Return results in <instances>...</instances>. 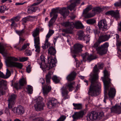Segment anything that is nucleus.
<instances>
[{"label": "nucleus", "mask_w": 121, "mask_h": 121, "mask_svg": "<svg viewBox=\"0 0 121 121\" xmlns=\"http://www.w3.org/2000/svg\"><path fill=\"white\" fill-rule=\"evenodd\" d=\"M25 110L22 106L19 105L17 107V115H21L24 112Z\"/></svg>", "instance_id": "obj_23"}, {"label": "nucleus", "mask_w": 121, "mask_h": 121, "mask_svg": "<svg viewBox=\"0 0 121 121\" xmlns=\"http://www.w3.org/2000/svg\"><path fill=\"white\" fill-rule=\"evenodd\" d=\"M4 47L3 46L1 45V43H0V53H4L6 55L7 54L4 52Z\"/></svg>", "instance_id": "obj_43"}, {"label": "nucleus", "mask_w": 121, "mask_h": 121, "mask_svg": "<svg viewBox=\"0 0 121 121\" xmlns=\"http://www.w3.org/2000/svg\"><path fill=\"white\" fill-rule=\"evenodd\" d=\"M103 67V64H100L98 66V67L99 69H101Z\"/></svg>", "instance_id": "obj_63"}, {"label": "nucleus", "mask_w": 121, "mask_h": 121, "mask_svg": "<svg viewBox=\"0 0 121 121\" xmlns=\"http://www.w3.org/2000/svg\"><path fill=\"white\" fill-rule=\"evenodd\" d=\"M116 45L117 47V49L118 51L121 52V50L120 48L121 47V41H120L119 40H116Z\"/></svg>", "instance_id": "obj_35"}, {"label": "nucleus", "mask_w": 121, "mask_h": 121, "mask_svg": "<svg viewBox=\"0 0 121 121\" xmlns=\"http://www.w3.org/2000/svg\"><path fill=\"white\" fill-rule=\"evenodd\" d=\"M57 102L56 99L54 98H52L49 101L48 103L47 104L48 107L50 108L55 107L57 104Z\"/></svg>", "instance_id": "obj_20"}, {"label": "nucleus", "mask_w": 121, "mask_h": 121, "mask_svg": "<svg viewBox=\"0 0 121 121\" xmlns=\"http://www.w3.org/2000/svg\"><path fill=\"white\" fill-rule=\"evenodd\" d=\"M80 0H70L71 4L69 6H68L67 8L64 7L61 9L59 10L60 13L64 17H65L68 15L69 11L68 9L71 11L74 10L75 11L76 9H75V7L76 6V4H79Z\"/></svg>", "instance_id": "obj_6"}, {"label": "nucleus", "mask_w": 121, "mask_h": 121, "mask_svg": "<svg viewBox=\"0 0 121 121\" xmlns=\"http://www.w3.org/2000/svg\"><path fill=\"white\" fill-rule=\"evenodd\" d=\"M76 75V73L74 72H73L67 77V79L68 81H70L73 80L74 79Z\"/></svg>", "instance_id": "obj_22"}, {"label": "nucleus", "mask_w": 121, "mask_h": 121, "mask_svg": "<svg viewBox=\"0 0 121 121\" xmlns=\"http://www.w3.org/2000/svg\"><path fill=\"white\" fill-rule=\"evenodd\" d=\"M92 8L91 5L88 6L85 9L83 12H88L91 10Z\"/></svg>", "instance_id": "obj_47"}, {"label": "nucleus", "mask_w": 121, "mask_h": 121, "mask_svg": "<svg viewBox=\"0 0 121 121\" xmlns=\"http://www.w3.org/2000/svg\"><path fill=\"white\" fill-rule=\"evenodd\" d=\"M29 45L28 43H26L22 47L21 49H20L19 47H17V45L15 46H14V48H16V49H18L19 50H24L27 47V46H29Z\"/></svg>", "instance_id": "obj_34"}, {"label": "nucleus", "mask_w": 121, "mask_h": 121, "mask_svg": "<svg viewBox=\"0 0 121 121\" xmlns=\"http://www.w3.org/2000/svg\"><path fill=\"white\" fill-rule=\"evenodd\" d=\"M83 60L85 62L86 60L89 61V62L92 60L96 59L97 57L96 55H89L87 52H85L82 55Z\"/></svg>", "instance_id": "obj_10"}, {"label": "nucleus", "mask_w": 121, "mask_h": 121, "mask_svg": "<svg viewBox=\"0 0 121 121\" xmlns=\"http://www.w3.org/2000/svg\"><path fill=\"white\" fill-rule=\"evenodd\" d=\"M34 46L35 48V51L37 52L35 56L37 57L39 56V54L40 51V40L39 37H37L34 39Z\"/></svg>", "instance_id": "obj_11"}, {"label": "nucleus", "mask_w": 121, "mask_h": 121, "mask_svg": "<svg viewBox=\"0 0 121 121\" xmlns=\"http://www.w3.org/2000/svg\"><path fill=\"white\" fill-rule=\"evenodd\" d=\"M48 53L51 55L48 57V63L47 64L45 62V58L43 56H40V60L41 62L40 64V67L43 71H46L51 69L52 67L55 66L57 60L55 57L53 58L52 55L54 56L56 53V50L55 48L51 47L48 50Z\"/></svg>", "instance_id": "obj_2"}, {"label": "nucleus", "mask_w": 121, "mask_h": 121, "mask_svg": "<svg viewBox=\"0 0 121 121\" xmlns=\"http://www.w3.org/2000/svg\"><path fill=\"white\" fill-rule=\"evenodd\" d=\"M0 77L5 78V75L1 72H0Z\"/></svg>", "instance_id": "obj_61"}, {"label": "nucleus", "mask_w": 121, "mask_h": 121, "mask_svg": "<svg viewBox=\"0 0 121 121\" xmlns=\"http://www.w3.org/2000/svg\"><path fill=\"white\" fill-rule=\"evenodd\" d=\"M37 9V7H31L28 9L27 12L28 13H31L34 12H35Z\"/></svg>", "instance_id": "obj_32"}, {"label": "nucleus", "mask_w": 121, "mask_h": 121, "mask_svg": "<svg viewBox=\"0 0 121 121\" xmlns=\"http://www.w3.org/2000/svg\"><path fill=\"white\" fill-rule=\"evenodd\" d=\"M43 0H42L41 1H39L38 2H37L35 3H34L32 5L33 6H35V5H37L41 3L42 1Z\"/></svg>", "instance_id": "obj_60"}, {"label": "nucleus", "mask_w": 121, "mask_h": 121, "mask_svg": "<svg viewBox=\"0 0 121 121\" xmlns=\"http://www.w3.org/2000/svg\"><path fill=\"white\" fill-rule=\"evenodd\" d=\"M95 112L92 111L91 113H88L87 116V118L89 120H96V118L95 116Z\"/></svg>", "instance_id": "obj_21"}, {"label": "nucleus", "mask_w": 121, "mask_h": 121, "mask_svg": "<svg viewBox=\"0 0 121 121\" xmlns=\"http://www.w3.org/2000/svg\"><path fill=\"white\" fill-rule=\"evenodd\" d=\"M93 73L90 74V80L91 82L88 94L92 96L98 95L100 93L101 85L98 81V69L96 65H95L93 70Z\"/></svg>", "instance_id": "obj_1"}, {"label": "nucleus", "mask_w": 121, "mask_h": 121, "mask_svg": "<svg viewBox=\"0 0 121 121\" xmlns=\"http://www.w3.org/2000/svg\"><path fill=\"white\" fill-rule=\"evenodd\" d=\"M86 112L85 110H83L81 111L78 112H75L72 117L73 119V120L74 121L76 119L82 117L83 116L84 113H86Z\"/></svg>", "instance_id": "obj_17"}, {"label": "nucleus", "mask_w": 121, "mask_h": 121, "mask_svg": "<svg viewBox=\"0 0 121 121\" xmlns=\"http://www.w3.org/2000/svg\"><path fill=\"white\" fill-rule=\"evenodd\" d=\"M10 20H11V19ZM10 21L11 23V24L10 25L11 27L13 26L15 27L17 26V24L15 23V21L13 20H10Z\"/></svg>", "instance_id": "obj_52"}, {"label": "nucleus", "mask_w": 121, "mask_h": 121, "mask_svg": "<svg viewBox=\"0 0 121 121\" xmlns=\"http://www.w3.org/2000/svg\"><path fill=\"white\" fill-rule=\"evenodd\" d=\"M40 31V29L38 28H36L32 32V35L34 38V39L36 36L38 35L39 34V32Z\"/></svg>", "instance_id": "obj_26"}, {"label": "nucleus", "mask_w": 121, "mask_h": 121, "mask_svg": "<svg viewBox=\"0 0 121 121\" xmlns=\"http://www.w3.org/2000/svg\"><path fill=\"white\" fill-rule=\"evenodd\" d=\"M33 18V17L32 16H28L23 18L22 19V21L23 22L25 23L27 22V21H30V19Z\"/></svg>", "instance_id": "obj_37"}, {"label": "nucleus", "mask_w": 121, "mask_h": 121, "mask_svg": "<svg viewBox=\"0 0 121 121\" xmlns=\"http://www.w3.org/2000/svg\"><path fill=\"white\" fill-rule=\"evenodd\" d=\"M111 112H113L118 114L121 113V107L116 104L115 106H113L111 108Z\"/></svg>", "instance_id": "obj_18"}, {"label": "nucleus", "mask_w": 121, "mask_h": 121, "mask_svg": "<svg viewBox=\"0 0 121 121\" xmlns=\"http://www.w3.org/2000/svg\"><path fill=\"white\" fill-rule=\"evenodd\" d=\"M73 104L75 107L73 108L74 109L80 110L82 108V105L81 104H75L73 103Z\"/></svg>", "instance_id": "obj_30"}, {"label": "nucleus", "mask_w": 121, "mask_h": 121, "mask_svg": "<svg viewBox=\"0 0 121 121\" xmlns=\"http://www.w3.org/2000/svg\"><path fill=\"white\" fill-rule=\"evenodd\" d=\"M43 99L39 96L37 99L36 101L37 102L34 104V107L36 111H40L43 109L44 104L42 102Z\"/></svg>", "instance_id": "obj_9"}, {"label": "nucleus", "mask_w": 121, "mask_h": 121, "mask_svg": "<svg viewBox=\"0 0 121 121\" xmlns=\"http://www.w3.org/2000/svg\"><path fill=\"white\" fill-rule=\"evenodd\" d=\"M20 17L19 16H16L11 19V21L13 20L15 22L18 21L20 19Z\"/></svg>", "instance_id": "obj_48"}, {"label": "nucleus", "mask_w": 121, "mask_h": 121, "mask_svg": "<svg viewBox=\"0 0 121 121\" xmlns=\"http://www.w3.org/2000/svg\"><path fill=\"white\" fill-rule=\"evenodd\" d=\"M111 37L110 34L100 35L99 37L98 40L92 46V48L95 49L99 55H102L106 54L109 46L108 43L105 42L100 46H99L101 42L108 41Z\"/></svg>", "instance_id": "obj_3"}, {"label": "nucleus", "mask_w": 121, "mask_h": 121, "mask_svg": "<svg viewBox=\"0 0 121 121\" xmlns=\"http://www.w3.org/2000/svg\"><path fill=\"white\" fill-rule=\"evenodd\" d=\"M18 60L17 58L14 57L10 56L7 57L5 61L6 65L8 67H15L21 69L23 66L21 63L14 61Z\"/></svg>", "instance_id": "obj_7"}, {"label": "nucleus", "mask_w": 121, "mask_h": 121, "mask_svg": "<svg viewBox=\"0 0 121 121\" xmlns=\"http://www.w3.org/2000/svg\"><path fill=\"white\" fill-rule=\"evenodd\" d=\"M52 79L53 81L56 83H58L59 81V79L56 76H54L52 77Z\"/></svg>", "instance_id": "obj_45"}, {"label": "nucleus", "mask_w": 121, "mask_h": 121, "mask_svg": "<svg viewBox=\"0 0 121 121\" xmlns=\"http://www.w3.org/2000/svg\"><path fill=\"white\" fill-rule=\"evenodd\" d=\"M105 14L106 15H111L116 18H119V12L117 10L115 11L113 10L109 11L107 12Z\"/></svg>", "instance_id": "obj_19"}, {"label": "nucleus", "mask_w": 121, "mask_h": 121, "mask_svg": "<svg viewBox=\"0 0 121 121\" xmlns=\"http://www.w3.org/2000/svg\"><path fill=\"white\" fill-rule=\"evenodd\" d=\"M6 8V7L5 6H0V13H2L4 12Z\"/></svg>", "instance_id": "obj_44"}, {"label": "nucleus", "mask_w": 121, "mask_h": 121, "mask_svg": "<svg viewBox=\"0 0 121 121\" xmlns=\"http://www.w3.org/2000/svg\"><path fill=\"white\" fill-rule=\"evenodd\" d=\"M54 31L53 30H49L48 33L46 36V38H49L54 33Z\"/></svg>", "instance_id": "obj_41"}, {"label": "nucleus", "mask_w": 121, "mask_h": 121, "mask_svg": "<svg viewBox=\"0 0 121 121\" xmlns=\"http://www.w3.org/2000/svg\"><path fill=\"white\" fill-rule=\"evenodd\" d=\"M78 38L80 40H82L84 39L85 35L83 31L82 30L79 31L78 32Z\"/></svg>", "instance_id": "obj_31"}, {"label": "nucleus", "mask_w": 121, "mask_h": 121, "mask_svg": "<svg viewBox=\"0 0 121 121\" xmlns=\"http://www.w3.org/2000/svg\"><path fill=\"white\" fill-rule=\"evenodd\" d=\"M74 83L75 82H74L68 83L65 86H63L61 88L62 95V97H64L62 99L63 100H65V99L69 98V96L68 95L69 92L67 89L69 91H71L74 88L73 86Z\"/></svg>", "instance_id": "obj_8"}, {"label": "nucleus", "mask_w": 121, "mask_h": 121, "mask_svg": "<svg viewBox=\"0 0 121 121\" xmlns=\"http://www.w3.org/2000/svg\"><path fill=\"white\" fill-rule=\"evenodd\" d=\"M39 82L41 83L42 85V87L43 90V93L45 94H48L51 90V87L50 86L48 85H45L44 86L43 85L44 83L45 82V80L43 78L40 79Z\"/></svg>", "instance_id": "obj_14"}, {"label": "nucleus", "mask_w": 121, "mask_h": 121, "mask_svg": "<svg viewBox=\"0 0 121 121\" xmlns=\"http://www.w3.org/2000/svg\"><path fill=\"white\" fill-rule=\"evenodd\" d=\"M25 53H26V55L28 56H30L32 54L31 51L28 50H26Z\"/></svg>", "instance_id": "obj_53"}, {"label": "nucleus", "mask_w": 121, "mask_h": 121, "mask_svg": "<svg viewBox=\"0 0 121 121\" xmlns=\"http://www.w3.org/2000/svg\"><path fill=\"white\" fill-rule=\"evenodd\" d=\"M27 91L29 93L31 94L33 92V89L32 86L30 85H28L26 88Z\"/></svg>", "instance_id": "obj_39"}, {"label": "nucleus", "mask_w": 121, "mask_h": 121, "mask_svg": "<svg viewBox=\"0 0 121 121\" xmlns=\"http://www.w3.org/2000/svg\"><path fill=\"white\" fill-rule=\"evenodd\" d=\"M94 32L95 35H98L100 33V31L98 29H95L94 30Z\"/></svg>", "instance_id": "obj_58"}, {"label": "nucleus", "mask_w": 121, "mask_h": 121, "mask_svg": "<svg viewBox=\"0 0 121 121\" xmlns=\"http://www.w3.org/2000/svg\"><path fill=\"white\" fill-rule=\"evenodd\" d=\"M16 97V95L14 94H12L9 96L8 100V107L9 108H11L13 107Z\"/></svg>", "instance_id": "obj_15"}, {"label": "nucleus", "mask_w": 121, "mask_h": 121, "mask_svg": "<svg viewBox=\"0 0 121 121\" xmlns=\"http://www.w3.org/2000/svg\"><path fill=\"white\" fill-rule=\"evenodd\" d=\"M56 19V18H54V17H52L51 19L48 24V26L49 27L52 26L53 25L55 22Z\"/></svg>", "instance_id": "obj_36"}, {"label": "nucleus", "mask_w": 121, "mask_h": 121, "mask_svg": "<svg viewBox=\"0 0 121 121\" xmlns=\"http://www.w3.org/2000/svg\"><path fill=\"white\" fill-rule=\"evenodd\" d=\"M48 38H46L45 41V43L44 44V46H42L43 49H45L48 48V47L50 46V44L49 42H48Z\"/></svg>", "instance_id": "obj_33"}, {"label": "nucleus", "mask_w": 121, "mask_h": 121, "mask_svg": "<svg viewBox=\"0 0 121 121\" xmlns=\"http://www.w3.org/2000/svg\"><path fill=\"white\" fill-rule=\"evenodd\" d=\"M98 26L99 29L102 31H105L108 29V26L105 19H102L99 22Z\"/></svg>", "instance_id": "obj_12"}, {"label": "nucleus", "mask_w": 121, "mask_h": 121, "mask_svg": "<svg viewBox=\"0 0 121 121\" xmlns=\"http://www.w3.org/2000/svg\"><path fill=\"white\" fill-rule=\"evenodd\" d=\"M83 46L82 44L79 43H76L73 46L72 50V52L74 54H78L82 51V48Z\"/></svg>", "instance_id": "obj_13"}, {"label": "nucleus", "mask_w": 121, "mask_h": 121, "mask_svg": "<svg viewBox=\"0 0 121 121\" xmlns=\"http://www.w3.org/2000/svg\"><path fill=\"white\" fill-rule=\"evenodd\" d=\"M90 36L89 35L88 36H84L83 39L84 40H86V43H87L88 42L90 39Z\"/></svg>", "instance_id": "obj_42"}, {"label": "nucleus", "mask_w": 121, "mask_h": 121, "mask_svg": "<svg viewBox=\"0 0 121 121\" xmlns=\"http://www.w3.org/2000/svg\"><path fill=\"white\" fill-rule=\"evenodd\" d=\"M26 2H25L23 3H15V4L16 5H21L24 4Z\"/></svg>", "instance_id": "obj_62"}, {"label": "nucleus", "mask_w": 121, "mask_h": 121, "mask_svg": "<svg viewBox=\"0 0 121 121\" xmlns=\"http://www.w3.org/2000/svg\"><path fill=\"white\" fill-rule=\"evenodd\" d=\"M52 73L51 72H49L48 74L46 75V81L47 85H48L50 83V79L51 78V76Z\"/></svg>", "instance_id": "obj_25"}, {"label": "nucleus", "mask_w": 121, "mask_h": 121, "mask_svg": "<svg viewBox=\"0 0 121 121\" xmlns=\"http://www.w3.org/2000/svg\"><path fill=\"white\" fill-rule=\"evenodd\" d=\"M103 10L102 8L100 7H96L93 8L92 11L94 12L93 14H95L96 13H100Z\"/></svg>", "instance_id": "obj_28"}, {"label": "nucleus", "mask_w": 121, "mask_h": 121, "mask_svg": "<svg viewBox=\"0 0 121 121\" xmlns=\"http://www.w3.org/2000/svg\"><path fill=\"white\" fill-rule=\"evenodd\" d=\"M5 113H6L8 116H10V113L9 112V109L6 108L5 109Z\"/></svg>", "instance_id": "obj_50"}, {"label": "nucleus", "mask_w": 121, "mask_h": 121, "mask_svg": "<svg viewBox=\"0 0 121 121\" xmlns=\"http://www.w3.org/2000/svg\"><path fill=\"white\" fill-rule=\"evenodd\" d=\"M16 32L19 36H21L23 34L25 31L24 29H23L21 30H16Z\"/></svg>", "instance_id": "obj_46"}, {"label": "nucleus", "mask_w": 121, "mask_h": 121, "mask_svg": "<svg viewBox=\"0 0 121 121\" xmlns=\"http://www.w3.org/2000/svg\"><path fill=\"white\" fill-rule=\"evenodd\" d=\"M28 59L27 57H23L20 58L19 61L21 62H24L27 60Z\"/></svg>", "instance_id": "obj_51"}, {"label": "nucleus", "mask_w": 121, "mask_h": 121, "mask_svg": "<svg viewBox=\"0 0 121 121\" xmlns=\"http://www.w3.org/2000/svg\"><path fill=\"white\" fill-rule=\"evenodd\" d=\"M58 9H53L50 13V17H51L53 15L54 16L53 17H54V18H56L57 16V13L58 12Z\"/></svg>", "instance_id": "obj_24"}, {"label": "nucleus", "mask_w": 121, "mask_h": 121, "mask_svg": "<svg viewBox=\"0 0 121 121\" xmlns=\"http://www.w3.org/2000/svg\"><path fill=\"white\" fill-rule=\"evenodd\" d=\"M31 68L30 67V65H28V66L26 67V71L27 72L29 73L31 71Z\"/></svg>", "instance_id": "obj_54"}, {"label": "nucleus", "mask_w": 121, "mask_h": 121, "mask_svg": "<svg viewBox=\"0 0 121 121\" xmlns=\"http://www.w3.org/2000/svg\"><path fill=\"white\" fill-rule=\"evenodd\" d=\"M96 120H99L100 119L104 116V113L102 112H101L96 113L95 112Z\"/></svg>", "instance_id": "obj_27"}, {"label": "nucleus", "mask_w": 121, "mask_h": 121, "mask_svg": "<svg viewBox=\"0 0 121 121\" xmlns=\"http://www.w3.org/2000/svg\"><path fill=\"white\" fill-rule=\"evenodd\" d=\"M116 7H119L121 6V2H117L114 4Z\"/></svg>", "instance_id": "obj_57"}, {"label": "nucleus", "mask_w": 121, "mask_h": 121, "mask_svg": "<svg viewBox=\"0 0 121 121\" xmlns=\"http://www.w3.org/2000/svg\"><path fill=\"white\" fill-rule=\"evenodd\" d=\"M25 40V39L22 38H21L20 37L19 44H22V42H23Z\"/></svg>", "instance_id": "obj_59"}, {"label": "nucleus", "mask_w": 121, "mask_h": 121, "mask_svg": "<svg viewBox=\"0 0 121 121\" xmlns=\"http://www.w3.org/2000/svg\"><path fill=\"white\" fill-rule=\"evenodd\" d=\"M35 116L36 115L35 114L33 113L29 117V118L31 119L34 120L35 119L34 118Z\"/></svg>", "instance_id": "obj_56"}, {"label": "nucleus", "mask_w": 121, "mask_h": 121, "mask_svg": "<svg viewBox=\"0 0 121 121\" xmlns=\"http://www.w3.org/2000/svg\"><path fill=\"white\" fill-rule=\"evenodd\" d=\"M4 94V91L3 90V85L2 84H0V96L3 95Z\"/></svg>", "instance_id": "obj_49"}, {"label": "nucleus", "mask_w": 121, "mask_h": 121, "mask_svg": "<svg viewBox=\"0 0 121 121\" xmlns=\"http://www.w3.org/2000/svg\"><path fill=\"white\" fill-rule=\"evenodd\" d=\"M12 110L15 114L17 115V107L14 108L12 109Z\"/></svg>", "instance_id": "obj_55"}, {"label": "nucleus", "mask_w": 121, "mask_h": 121, "mask_svg": "<svg viewBox=\"0 0 121 121\" xmlns=\"http://www.w3.org/2000/svg\"><path fill=\"white\" fill-rule=\"evenodd\" d=\"M104 77L102 79L104 85V101L106 103L105 99L107 98V95L110 98H113L115 95L116 91L115 89L110 87L111 79L109 78L108 72L106 70L104 71Z\"/></svg>", "instance_id": "obj_4"}, {"label": "nucleus", "mask_w": 121, "mask_h": 121, "mask_svg": "<svg viewBox=\"0 0 121 121\" xmlns=\"http://www.w3.org/2000/svg\"><path fill=\"white\" fill-rule=\"evenodd\" d=\"M19 83H15L14 84V86L15 88L17 90L21 89L22 86L26 83L25 80L22 78L19 80Z\"/></svg>", "instance_id": "obj_16"}, {"label": "nucleus", "mask_w": 121, "mask_h": 121, "mask_svg": "<svg viewBox=\"0 0 121 121\" xmlns=\"http://www.w3.org/2000/svg\"><path fill=\"white\" fill-rule=\"evenodd\" d=\"M95 20L94 19H90L86 21V23L90 25H92L95 23Z\"/></svg>", "instance_id": "obj_38"}, {"label": "nucleus", "mask_w": 121, "mask_h": 121, "mask_svg": "<svg viewBox=\"0 0 121 121\" xmlns=\"http://www.w3.org/2000/svg\"><path fill=\"white\" fill-rule=\"evenodd\" d=\"M6 71V75H5V78H8L11 75V72L8 69H7Z\"/></svg>", "instance_id": "obj_40"}, {"label": "nucleus", "mask_w": 121, "mask_h": 121, "mask_svg": "<svg viewBox=\"0 0 121 121\" xmlns=\"http://www.w3.org/2000/svg\"><path fill=\"white\" fill-rule=\"evenodd\" d=\"M58 37L57 36L55 38H54V44H55V43H56L57 39H58Z\"/></svg>", "instance_id": "obj_64"}, {"label": "nucleus", "mask_w": 121, "mask_h": 121, "mask_svg": "<svg viewBox=\"0 0 121 121\" xmlns=\"http://www.w3.org/2000/svg\"><path fill=\"white\" fill-rule=\"evenodd\" d=\"M64 26L67 27L66 29H63V32L66 34H72L73 33V29L75 26L77 29L82 28L83 26L80 22L78 21L75 22V25L73 22H64L62 23Z\"/></svg>", "instance_id": "obj_5"}, {"label": "nucleus", "mask_w": 121, "mask_h": 121, "mask_svg": "<svg viewBox=\"0 0 121 121\" xmlns=\"http://www.w3.org/2000/svg\"><path fill=\"white\" fill-rule=\"evenodd\" d=\"M88 12H83L84 17L86 18H89L93 17L95 14L92 13H87Z\"/></svg>", "instance_id": "obj_29"}]
</instances>
